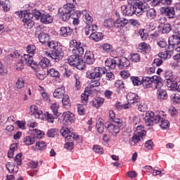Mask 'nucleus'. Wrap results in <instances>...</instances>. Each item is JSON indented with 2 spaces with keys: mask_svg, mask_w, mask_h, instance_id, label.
I'll use <instances>...</instances> for the list:
<instances>
[{
  "mask_svg": "<svg viewBox=\"0 0 180 180\" xmlns=\"http://www.w3.org/2000/svg\"><path fill=\"white\" fill-rule=\"evenodd\" d=\"M39 67H41V68H47V67H50V60H49L47 58H41L39 62Z\"/></svg>",
  "mask_w": 180,
  "mask_h": 180,
  "instance_id": "bb28decb",
  "label": "nucleus"
},
{
  "mask_svg": "<svg viewBox=\"0 0 180 180\" xmlns=\"http://www.w3.org/2000/svg\"><path fill=\"white\" fill-rule=\"evenodd\" d=\"M106 72V69L105 68H96L94 71L89 70L86 72L87 78L91 79H96V81H99L101 79V77Z\"/></svg>",
  "mask_w": 180,
  "mask_h": 180,
  "instance_id": "9d476101",
  "label": "nucleus"
},
{
  "mask_svg": "<svg viewBox=\"0 0 180 180\" xmlns=\"http://www.w3.org/2000/svg\"><path fill=\"white\" fill-rule=\"evenodd\" d=\"M101 48L106 53H110V51H112V45H110L109 44H103Z\"/></svg>",
  "mask_w": 180,
  "mask_h": 180,
  "instance_id": "8fccbe9b",
  "label": "nucleus"
},
{
  "mask_svg": "<svg viewBox=\"0 0 180 180\" xmlns=\"http://www.w3.org/2000/svg\"><path fill=\"white\" fill-rule=\"evenodd\" d=\"M127 25H129V20L126 18H117L114 21L115 27H124Z\"/></svg>",
  "mask_w": 180,
  "mask_h": 180,
  "instance_id": "f3484780",
  "label": "nucleus"
},
{
  "mask_svg": "<svg viewBox=\"0 0 180 180\" xmlns=\"http://www.w3.org/2000/svg\"><path fill=\"white\" fill-rule=\"evenodd\" d=\"M65 141L72 142L75 140H78V135L74 132H70L65 137Z\"/></svg>",
  "mask_w": 180,
  "mask_h": 180,
  "instance_id": "c85d7f7f",
  "label": "nucleus"
},
{
  "mask_svg": "<svg viewBox=\"0 0 180 180\" xmlns=\"http://www.w3.org/2000/svg\"><path fill=\"white\" fill-rule=\"evenodd\" d=\"M6 167L8 171V172H10L11 174H12V172H15V165L10 163V162H7L6 164Z\"/></svg>",
  "mask_w": 180,
  "mask_h": 180,
  "instance_id": "4d7b16f0",
  "label": "nucleus"
},
{
  "mask_svg": "<svg viewBox=\"0 0 180 180\" xmlns=\"http://www.w3.org/2000/svg\"><path fill=\"white\" fill-rule=\"evenodd\" d=\"M58 108H60V105L57 103H53L51 106L52 112L55 116H57V115H58Z\"/></svg>",
  "mask_w": 180,
  "mask_h": 180,
  "instance_id": "a19ab883",
  "label": "nucleus"
},
{
  "mask_svg": "<svg viewBox=\"0 0 180 180\" xmlns=\"http://www.w3.org/2000/svg\"><path fill=\"white\" fill-rule=\"evenodd\" d=\"M22 22L24 23V26L26 29H32L33 26H34V22L32 20V19L29 20H22Z\"/></svg>",
  "mask_w": 180,
  "mask_h": 180,
  "instance_id": "72a5a7b5",
  "label": "nucleus"
},
{
  "mask_svg": "<svg viewBox=\"0 0 180 180\" xmlns=\"http://www.w3.org/2000/svg\"><path fill=\"white\" fill-rule=\"evenodd\" d=\"M65 148L71 151V150L74 148V142L68 141V143L65 144Z\"/></svg>",
  "mask_w": 180,
  "mask_h": 180,
  "instance_id": "680f3d73",
  "label": "nucleus"
},
{
  "mask_svg": "<svg viewBox=\"0 0 180 180\" xmlns=\"http://www.w3.org/2000/svg\"><path fill=\"white\" fill-rule=\"evenodd\" d=\"M138 109L140 112H146L147 110V104L141 103L138 105Z\"/></svg>",
  "mask_w": 180,
  "mask_h": 180,
  "instance_id": "052dcab7",
  "label": "nucleus"
},
{
  "mask_svg": "<svg viewBox=\"0 0 180 180\" xmlns=\"http://www.w3.org/2000/svg\"><path fill=\"white\" fill-rule=\"evenodd\" d=\"M70 132H71V130L68 127H63L60 130V133L62 136L65 138L67 137V136H68V134H70Z\"/></svg>",
  "mask_w": 180,
  "mask_h": 180,
  "instance_id": "49530a36",
  "label": "nucleus"
},
{
  "mask_svg": "<svg viewBox=\"0 0 180 180\" xmlns=\"http://www.w3.org/2000/svg\"><path fill=\"white\" fill-rule=\"evenodd\" d=\"M89 39L94 41H101L103 39V34L101 32H91Z\"/></svg>",
  "mask_w": 180,
  "mask_h": 180,
  "instance_id": "412c9836",
  "label": "nucleus"
},
{
  "mask_svg": "<svg viewBox=\"0 0 180 180\" xmlns=\"http://www.w3.org/2000/svg\"><path fill=\"white\" fill-rule=\"evenodd\" d=\"M121 11H122L123 13L127 15V16H133L134 14L140 16L141 15H143L144 8L143 4L139 2H135L133 4L127 6H122Z\"/></svg>",
  "mask_w": 180,
  "mask_h": 180,
  "instance_id": "f03ea898",
  "label": "nucleus"
},
{
  "mask_svg": "<svg viewBox=\"0 0 180 180\" xmlns=\"http://www.w3.org/2000/svg\"><path fill=\"white\" fill-rule=\"evenodd\" d=\"M37 165H39V162H37V161L32 160L28 163V167H30V168H32V169L37 168Z\"/></svg>",
  "mask_w": 180,
  "mask_h": 180,
  "instance_id": "774afa93",
  "label": "nucleus"
},
{
  "mask_svg": "<svg viewBox=\"0 0 180 180\" xmlns=\"http://www.w3.org/2000/svg\"><path fill=\"white\" fill-rule=\"evenodd\" d=\"M75 55L78 57H82L84 56V48L81 46H77L75 49Z\"/></svg>",
  "mask_w": 180,
  "mask_h": 180,
  "instance_id": "e433bc0d",
  "label": "nucleus"
},
{
  "mask_svg": "<svg viewBox=\"0 0 180 180\" xmlns=\"http://www.w3.org/2000/svg\"><path fill=\"white\" fill-rule=\"evenodd\" d=\"M70 46L75 47V49L81 46V42L77 41L76 39H72L70 42Z\"/></svg>",
  "mask_w": 180,
  "mask_h": 180,
  "instance_id": "0e129e2a",
  "label": "nucleus"
},
{
  "mask_svg": "<svg viewBox=\"0 0 180 180\" xmlns=\"http://www.w3.org/2000/svg\"><path fill=\"white\" fill-rule=\"evenodd\" d=\"M35 75L38 78V79L43 80L44 79V78H46V75L44 74V72L41 70H37Z\"/></svg>",
  "mask_w": 180,
  "mask_h": 180,
  "instance_id": "79ce46f5",
  "label": "nucleus"
},
{
  "mask_svg": "<svg viewBox=\"0 0 180 180\" xmlns=\"http://www.w3.org/2000/svg\"><path fill=\"white\" fill-rule=\"evenodd\" d=\"M1 6H3L4 12H8L9 11V9H11V2L8 0L2 2Z\"/></svg>",
  "mask_w": 180,
  "mask_h": 180,
  "instance_id": "ea45409f",
  "label": "nucleus"
},
{
  "mask_svg": "<svg viewBox=\"0 0 180 180\" xmlns=\"http://www.w3.org/2000/svg\"><path fill=\"white\" fill-rule=\"evenodd\" d=\"M131 79L134 86L141 85L142 84V80H141L140 78L137 77H132Z\"/></svg>",
  "mask_w": 180,
  "mask_h": 180,
  "instance_id": "37998d69",
  "label": "nucleus"
},
{
  "mask_svg": "<svg viewBox=\"0 0 180 180\" xmlns=\"http://www.w3.org/2000/svg\"><path fill=\"white\" fill-rule=\"evenodd\" d=\"M68 62L70 65H72L74 67H79V65H84V60H82V57L78 56L75 54L70 56Z\"/></svg>",
  "mask_w": 180,
  "mask_h": 180,
  "instance_id": "ddd939ff",
  "label": "nucleus"
},
{
  "mask_svg": "<svg viewBox=\"0 0 180 180\" xmlns=\"http://www.w3.org/2000/svg\"><path fill=\"white\" fill-rule=\"evenodd\" d=\"M155 84V89H160V88H162V79L158 77V76H153V77H143L142 78V84L145 88H148L150 84Z\"/></svg>",
  "mask_w": 180,
  "mask_h": 180,
  "instance_id": "39448f33",
  "label": "nucleus"
},
{
  "mask_svg": "<svg viewBox=\"0 0 180 180\" xmlns=\"http://www.w3.org/2000/svg\"><path fill=\"white\" fill-rule=\"evenodd\" d=\"M96 127L98 133H100L101 134L103 133V131L105 130V127L103 125V122H102L101 120L97 121Z\"/></svg>",
  "mask_w": 180,
  "mask_h": 180,
  "instance_id": "c9c22d12",
  "label": "nucleus"
},
{
  "mask_svg": "<svg viewBox=\"0 0 180 180\" xmlns=\"http://www.w3.org/2000/svg\"><path fill=\"white\" fill-rule=\"evenodd\" d=\"M165 77L167 79L166 85L168 88H172V89H176L178 92H180V83H178V77L176 76H172V72L168 71L165 74Z\"/></svg>",
  "mask_w": 180,
  "mask_h": 180,
  "instance_id": "0eeeda50",
  "label": "nucleus"
},
{
  "mask_svg": "<svg viewBox=\"0 0 180 180\" xmlns=\"http://www.w3.org/2000/svg\"><path fill=\"white\" fill-rule=\"evenodd\" d=\"M27 51L29 54H34L36 52V46L34 45H28L27 47Z\"/></svg>",
  "mask_w": 180,
  "mask_h": 180,
  "instance_id": "864d4df0",
  "label": "nucleus"
},
{
  "mask_svg": "<svg viewBox=\"0 0 180 180\" xmlns=\"http://www.w3.org/2000/svg\"><path fill=\"white\" fill-rule=\"evenodd\" d=\"M143 136H146V131L142 126L138 125L134 131L131 140L129 141L130 146H136V144L140 141Z\"/></svg>",
  "mask_w": 180,
  "mask_h": 180,
  "instance_id": "1a4fd4ad",
  "label": "nucleus"
},
{
  "mask_svg": "<svg viewBox=\"0 0 180 180\" xmlns=\"http://www.w3.org/2000/svg\"><path fill=\"white\" fill-rule=\"evenodd\" d=\"M146 16L148 19H154L157 16V11L154 8H150L147 11Z\"/></svg>",
  "mask_w": 180,
  "mask_h": 180,
  "instance_id": "f704fd0d",
  "label": "nucleus"
},
{
  "mask_svg": "<svg viewBox=\"0 0 180 180\" xmlns=\"http://www.w3.org/2000/svg\"><path fill=\"white\" fill-rule=\"evenodd\" d=\"M144 120L146 126H153L160 123L161 129H166L169 127V122L168 120L162 118L161 115H155L152 111H148L146 113Z\"/></svg>",
  "mask_w": 180,
  "mask_h": 180,
  "instance_id": "f257e3e1",
  "label": "nucleus"
},
{
  "mask_svg": "<svg viewBox=\"0 0 180 180\" xmlns=\"http://www.w3.org/2000/svg\"><path fill=\"white\" fill-rule=\"evenodd\" d=\"M74 4H68L64 5L63 7L59 8L58 15L63 22H68V20H70V18H71V15L74 11Z\"/></svg>",
  "mask_w": 180,
  "mask_h": 180,
  "instance_id": "423d86ee",
  "label": "nucleus"
},
{
  "mask_svg": "<svg viewBox=\"0 0 180 180\" xmlns=\"http://www.w3.org/2000/svg\"><path fill=\"white\" fill-rule=\"evenodd\" d=\"M103 102H105L103 98L96 97L94 100H93V105L94 106H95V108H99L100 106H101V105L103 104Z\"/></svg>",
  "mask_w": 180,
  "mask_h": 180,
  "instance_id": "2f4dec72",
  "label": "nucleus"
},
{
  "mask_svg": "<svg viewBox=\"0 0 180 180\" xmlns=\"http://www.w3.org/2000/svg\"><path fill=\"white\" fill-rule=\"evenodd\" d=\"M50 75L55 78H60V72H58L56 69L52 68L49 71Z\"/></svg>",
  "mask_w": 180,
  "mask_h": 180,
  "instance_id": "de8ad7c7",
  "label": "nucleus"
},
{
  "mask_svg": "<svg viewBox=\"0 0 180 180\" xmlns=\"http://www.w3.org/2000/svg\"><path fill=\"white\" fill-rule=\"evenodd\" d=\"M169 32H171V25L168 23L165 24L162 27V33H165L167 34L169 33Z\"/></svg>",
  "mask_w": 180,
  "mask_h": 180,
  "instance_id": "603ef678",
  "label": "nucleus"
},
{
  "mask_svg": "<svg viewBox=\"0 0 180 180\" xmlns=\"http://www.w3.org/2000/svg\"><path fill=\"white\" fill-rule=\"evenodd\" d=\"M131 61L133 63H139L140 61V55L139 53H134L131 56Z\"/></svg>",
  "mask_w": 180,
  "mask_h": 180,
  "instance_id": "6e6d98bb",
  "label": "nucleus"
},
{
  "mask_svg": "<svg viewBox=\"0 0 180 180\" xmlns=\"http://www.w3.org/2000/svg\"><path fill=\"white\" fill-rule=\"evenodd\" d=\"M180 44V36L175 32L174 35L171 36L169 38V49H175L176 50L178 45Z\"/></svg>",
  "mask_w": 180,
  "mask_h": 180,
  "instance_id": "4468645a",
  "label": "nucleus"
},
{
  "mask_svg": "<svg viewBox=\"0 0 180 180\" xmlns=\"http://www.w3.org/2000/svg\"><path fill=\"white\" fill-rule=\"evenodd\" d=\"M47 46L52 50L51 54H49L52 60L55 61H60L64 57V52L61 49V46L58 45V42L56 41H51L47 42Z\"/></svg>",
  "mask_w": 180,
  "mask_h": 180,
  "instance_id": "20e7f679",
  "label": "nucleus"
},
{
  "mask_svg": "<svg viewBox=\"0 0 180 180\" xmlns=\"http://www.w3.org/2000/svg\"><path fill=\"white\" fill-rule=\"evenodd\" d=\"M157 91V96L158 99L159 101H165L167 100V98H168V94H167V91H165L164 89H158Z\"/></svg>",
  "mask_w": 180,
  "mask_h": 180,
  "instance_id": "aec40b11",
  "label": "nucleus"
},
{
  "mask_svg": "<svg viewBox=\"0 0 180 180\" xmlns=\"http://www.w3.org/2000/svg\"><path fill=\"white\" fill-rule=\"evenodd\" d=\"M8 74V69L4 65L0 60V75H6Z\"/></svg>",
  "mask_w": 180,
  "mask_h": 180,
  "instance_id": "c03bdc74",
  "label": "nucleus"
},
{
  "mask_svg": "<svg viewBox=\"0 0 180 180\" xmlns=\"http://www.w3.org/2000/svg\"><path fill=\"white\" fill-rule=\"evenodd\" d=\"M93 151H94L97 154H103V148L98 145H96L94 146Z\"/></svg>",
  "mask_w": 180,
  "mask_h": 180,
  "instance_id": "09e8293b",
  "label": "nucleus"
},
{
  "mask_svg": "<svg viewBox=\"0 0 180 180\" xmlns=\"http://www.w3.org/2000/svg\"><path fill=\"white\" fill-rule=\"evenodd\" d=\"M84 58L86 64H94L95 59L94 58V53L91 51H86L84 54Z\"/></svg>",
  "mask_w": 180,
  "mask_h": 180,
  "instance_id": "b1692460",
  "label": "nucleus"
},
{
  "mask_svg": "<svg viewBox=\"0 0 180 180\" xmlns=\"http://www.w3.org/2000/svg\"><path fill=\"white\" fill-rule=\"evenodd\" d=\"M62 99V103L65 108H70L71 106V101H70V96L67 94H65Z\"/></svg>",
  "mask_w": 180,
  "mask_h": 180,
  "instance_id": "7c9ffc66",
  "label": "nucleus"
},
{
  "mask_svg": "<svg viewBox=\"0 0 180 180\" xmlns=\"http://www.w3.org/2000/svg\"><path fill=\"white\" fill-rule=\"evenodd\" d=\"M115 22L112 20V19L105 20L103 22V25L105 27H112L113 26Z\"/></svg>",
  "mask_w": 180,
  "mask_h": 180,
  "instance_id": "13d9d810",
  "label": "nucleus"
},
{
  "mask_svg": "<svg viewBox=\"0 0 180 180\" xmlns=\"http://www.w3.org/2000/svg\"><path fill=\"white\" fill-rule=\"evenodd\" d=\"M72 34V29L70 27H62L60 30V35L63 37H68Z\"/></svg>",
  "mask_w": 180,
  "mask_h": 180,
  "instance_id": "6ab92c4d",
  "label": "nucleus"
},
{
  "mask_svg": "<svg viewBox=\"0 0 180 180\" xmlns=\"http://www.w3.org/2000/svg\"><path fill=\"white\" fill-rule=\"evenodd\" d=\"M23 86H25V80L22 78H19L15 83V88L16 89H22Z\"/></svg>",
  "mask_w": 180,
  "mask_h": 180,
  "instance_id": "58836bf2",
  "label": "nucleus"
},
{
  "mask_svg": "<svg viewBox=\"0 0 180 180\" xmlns=\"http://www.w3.org/2000/svg\"><path fill=\"white\" fill-rule=\"evenodd\" d=\"M38 39L40 43H42V44H46V43L49 42L50 37H49V34L44 32H41L38 36Z\"/></svg>",
  "mask_w": 180,
  "mask_h": 180,
  "instance_id": "a878e982",
  "label": "nucleus"
},
{
  "mask_svg": "<svg viewBox=\"0 0 180 180\" xmlns=\"http://www.w3.org/2000/svg\"><path fill=\"white\" fill-rule=\"evenodd\" d=\"M65 95V87L62 86L56 89L53 92L54 98L61 99Z\"/></svg>",
  "mask_w": 180,
  "mask_h": 180,
  "instance_id": "a211bd4d",
  "label": "nucleus"
},
{
  "mask_svg": "<svg viewBox=\"0 0 180 180\" xmlns=\"http://www.w3.org/2000/svg\"><path fill=\"white\" fill-rule=\"evenodd\" d=\"M14 161L17 162V165H22V153H18L14 158Z\"/></svg>",
  "mask_w": 180,
  "mask_h": 180,
  "instance_id": "bf43d9fd",
  "label": "nucleus"
},
{
  "mask_svg": "<svg viewBox=\"0 0 180 180\" xmlns=\"http://www.w3.org/2000/svg\"><path fill=\"white\" fill-rule=\"evenodd\" d=\"M46 120L49 123H54V119H57V117L53 116V114L49 113V112H46Z\"/></svg>",
  "mask_w": 180,
  "mask_h": 180,
  "instance_id": "3c124183",
  "label": "nucleus"
},
{
  "mask_svg": "<svg viewBox=\"0 0 180 180\" xmlns=\"http://www.w3.org/2000/svg\"><path fill=\"white\" fill-rule=\"evenodd\" d=\"M33 13L35 19H37V20H40L41 23L49 25V23H51L53 22V17L46 12H41L37 9H34L33 11Z\"/></svg>",
  "mask_w": 180,
  "mask_h": 180,
  "instance_id": "6e6552de",
  "label": "nucleus"
},
{
  "mask_svg": "<svg viewBox=\"0 0 180 180\" xmlns=\"http://www.w3.org/2000/svg\"><path fill=\"white\" fill-rule=\"evenodd\" d=\"M108 131L113 134L114 136H116L119 131H120V129L119 128V126L115 125L113 124H110L107 127Z\"/></svg>",
  "mask_w": 180,
  "mask_h": 180,
  "instance_id": "5701e85b",
  "label": "nucleus"
},
{
  "mask_svg": "<svg viewBox=\"0 0 180 180\" xmlns=\"http://www.w3.org/2000/svg\"><path fill=\"white\" fill-rule=\"evenodd\" d=\"M165 13L169 19H174L175 18V10L172 7L166 8Z\"/></svg>",
  "mask_w": 180,
  "mask_h": 180,
  "instance_id": "cd10ccee",
  "label": "nucleus"
},
{
  "mask_svg": "<svg viewBox=\"0 0 180 180\" xmlns=\"http://www.w3.org/2000/svg\"><path fill=\"white\" fill-rule=\"evenodd\" d=\"M120 75L124 79H127L130 77V73L127 70H122L120 72Z\"/></svg>",
  "mask_w": 180,
  "mask_h": 180,
  "instance_id": "e2e57ef3",
  "label": "nucleus"
},
{
  "mask_svg": "<svg viewBox=\"0 0 180 180\" xmlns=\"http://www.w3.org/2000/svg\"><path fill=\"white\" fill-rule=\"evenodd\" d=\"M36 141H37V136H29L23 139V143H25L26 146H32V144H34Z\"/></svg>",
  "mask_w": 180,
  "mask_h": 180,
  "instance_id": "4be33fe9",
  "label": "nucleus"
},
{
  "mask_svg": "<svg viewBox=\"0 0 180 180\" xmlns=\"http://www.w3.org/2000/svg\"><path fill=\"white\" fill-rule=\"evenodd\" d=\"M89 94H91V90L89 89H86L84 91V93L82 94V104L77 105V110L78 113L80 115H85V105H86V102H88V98L89 97Z\"/></svg>",
  "mask_w": 180,
  "mask_h": 180,
  "instance_id": "9b49d317",
  "label": "nucleus"
},
{
  "mask_svg": "<svg viewBox=\"0 0 180 180\" xmlns=\"http://www.w3.org/2000/svg\"><path fill=\"white\" fill-rule=\"evenodd\" d=\"M47 144H46L44 141H39L36 143V148H37V150H44Z\"/></svg>",
  "mask_w": 180,
  "mask_h": 180,
  "instance_id": "4c0bfd02",
  "label": "nucleus"
},
{
  "mask_svg": "<svg viewBox=\"0 0 180 180\" xmlns=\"http://www.w3.org/2000/svg\"><path fill=\"white\" fill-rule=\"evenodd\" d=\"M83 20L86 24V26H90V25H92V22H94V19L89 14L83 15Z\"/></svg>",
  "mask_w": 180,
  "mask_h": 180,
  "instance_id": "473e14b6",
  "label": "nucleus"
},
{
  "mask_svg": "<svg viewBox=\"0 0 180 180\" xmlns=\"http://www.w3.org/2000/svg\"><path fill=\"white\" fill-rule=\"evenodd\" d=\"M105 64L106 67H109L112 70H115L116 68V65H117L120 70H124V68H127L128 65H130V61L127 60L126 58H108L105 60Z\"/></svg>",
  "mask_w": 180,
  "mask_h": 180,
  "instance_id": "7ed1b4c3",
  "label": "nucleus"
},
{
  "mask_svg": "<svg viewBox=\"0 0 180 180\" xmlns=\"http://www.w3.org/2000/svg\"><path fill=\"white\" fill-rule=\"evenodd\" d=\"M33 16H34V14H32L30 13H27L26 11H24V15H22V20H27L29 19H32Z\"/></svg>",
  "mask_w": 180,
  "mask_h": 180,
  "instance_id": "5fc2aeb1",
  "label": "nucleus"
},
{
  "mask_svg": "<svg viewBox=\"0 0 180 180\" xmlns=\"http://www.w3.org/2000/svg\"><path fill=\"white\" fill-rule=\"evenodd\" d=\"M21 60L23 63L27 64V65H32L33 64V57L30 55H24Z\"/></svg>",
  "mask_w": 180,
  "mask_h": 180,
  "instance_id": "c756f323",
  "label": "nucleus"
},
{
  "mask_svg": "<svg viewBox=\"0 0 180 180\" xmlns=\"http://www.w3.org/2000/svg\"><path fill=\"white\" fill-rule=\"evenodd\" d=\"M30 110L31 115H34L36 119H41V120H44V119H46V115L43 114V111L39 110L36 105H31Z\"/></svg>",
  "mask_w": 180,
  "mask_h": 180,
  "instance_id": "dca6fc26",
  "label": "nucleus"
},
{
  "mask_svg": "<svg viewBox=\"0 0 180 180\" xmlns=\"http://www.w3.org/2000/svg\"><path fill=\"white\" fill-rule=\"evenodd\" d=\"M138 47H139V49L142 50V51H146L148 50V45H147V44L144 42L140 44Z\"/></svg>",
  "mask_w": 180,
  "mask_h": 180,
  "instance_id": "69168bd1",
  "label": "nucleus"
},
{
  "mask_svg": "<svg viewBox=\"0 0 180 180\" xmlns=\"http://www.w3.org/2000/svg\"><path fill=\"white\" fill-rule=\"evenodd\" d=\"M63 123L67 126L68 124H72L75 122V115L72 112L68 111L63 114Z\"/></svg>",
  "mask_w": 180,
  "mask_h": 180,
  "instance_id": "2eb2a0df",
  "label": "nucleus"
},
{
  "mask_svg": "<svg viewBox=\"0 0 180 180\" xmlns=\"http://www.w3.org/2000/svg\"><path fill=\"white\" fill-rule=\"evenodd\" d=\"M171 99L173 102H176L178 103L180 101V95L179 94H172Z\"/></svg>",
  "mask_w": 180,
  "mask_h": 180,
  "instance_id": "338daca9",
  "label": "nucleus"
},
{
  "mask_svg": "<svg viewBox=\"0 0 180 180\" xmlns=\"http://www.w3.org/2000/svg\"><path fill=\"white\" fill-rule=\"evenodd\" d=\"M172 54H174V51L172 49H171L169 51H166L165 52L159 53L158 57H160V58H164L165 60V59L171 58V57H172Z\"/></svg>",
  "mask_w": 180,
  "mask_h": 180,
  "instance_id": "393cba45",
  "label": "nucleus"
},
{
  "mask_svg": "<svg viewBox=\"0 0 180 180\" xmlns=\"http://www.w3.org/2000/svg\"><path fill=\"white\" fill-rule=\"evenodd\" d=\"M57 131L58 130L56 129H51L49 130H48L47 131V136L48 137H56V136H57Z\"/></svg>",
  "mask_w": 180,
  "mask_h": 180,
  "instance_id": "a18cd8bd",
  "label": "nucleus"
},
{
  "mask_svg": "<svg viewBox=\"0 0 180 180\" xmlns=\"http://www.w3.org/2000/svg\"><path fill=\"white\" fill-rule=\"evenodd\" d=\"M127 99L128 103L124 104V109H129V108H130V105L139 103V102H140V97L134 93L128 94L127 95Z\"/></svg>",
  "mask_w": 180,
  "mask_h": 180,
  "instance_id": "f8f14e48",
  "label": "nucleus"
}]
</instances>
